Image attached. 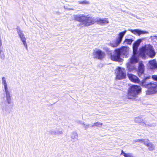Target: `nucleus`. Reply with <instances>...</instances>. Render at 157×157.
Masks as SVG:
<instances>
[{
	"label": "nucleus",
	"instance_id": "obj_26",
	"mask_svg": "<svg viewBox=\"0 0 157 157\" xmlns=\"http://www.w3.org/2000/svg\"><path fill=\"white\" fill-rule=\"evenodd\" d=\"M82 124L83 125V127L86 129L89 128L90 127H91V126H90L89 124L82 123Z\"/></svg>",
	"mask_w": 157,
	"mask_h": 157
},
{
	"label": "nucleus",
	"instance_id": "obj_13",
	"mask_svg": "<svg viewBox=\"0 0 157 157\" xmlns=\"http://www.w3.org/2000/svg\"><path fill=\"white\" fill-rule=\"evenodd\" d=\"M49 133L52 135L56 136L63 134V132L62 128H56L55 129L51 130Z\"/></svg>",
	"mask_w": 157,
	"mask_h": 157
},
{
	"label": "nucleus",
	"instance_id": "obj_12",
	"mask_svg": "<svg viewBox=\"0 0 157 157\" xmlns=\"http://www.w3.org/2000/svg\"><path fill=\"white\" fill-rule=\"evenodd\" d=\"M17 32L22 42L25 47L26 49H27V44L26 41V38L23 32L21 30L18 29H17Z\"/></svg>",
	"mask_w": 157,
	"mask_h": 157
},
{
	"label": "nucleus",
	"instance_id": "obj_29",
	"mask_svg": "<svg viewBox=\"0 0 157 157\" xmlns=\"http://www.w3.org/2000/svg\"><path fill=\"white\" fill-rule=\"evenodd\" d=\"M2 45V40L1 38L0 37V54L1 53V47Z\"/></svg>",
	"mask_w": 157,
	"mask_h": 157
},
{
	"label": "nucleus",
	"instance_id": "obj_14",
	"mask_svg": "<svg viewBox=\"0 0 157 157\" xmlns=\"http://www.w3.org/2000/svg\"><path fill=\"white\" fill-rule=\"evenodd\" d=\"M129 30L135 35H138L139 36L141 34L148 33V32L147 31H143L139 29H129Z\"/></svg>",
	"mask_w": 157,
	"mask_h": 157
},
{
	"label": "nucleus",
	"instance_id": "obj_1",
	"mask_svg": "<svg viewBox=\"0 0 157 157\" xmlns=\"http://www.w3.org/2000/svg\"><path fill=\"white\" fill-rule=\"evenodd\" d=\"M74 19L80 22L81 27H86L93 25L95 22L101 25H104L109 23L108 18L101 19L99 18H94L92 17L80 14L73 15Z\"/></svg>",
	"mask_w": 157,
	"mask_h": 157
},
{
	"label": "nucleus",
	"instance_id": "obj_17",
	"mask_svg": "<svg viewBox=\"0 0 157 157\" xmlns=\"http://www.w3.org/2000/svg\"><path fill=\"white\" fill-rule=\"evenodd\" d=\"M141 42V40L139 39L133 44V53L136 54L138 47L139 46L140 43Z\"/></svg>",
	"mask_w": 157,
	"mask_h": 157
},
{
	"label": "nucleus",
	"instance_id": "obj_5",
	"mask_svg": "<svg viewBox=\"0 0 157 157\" xmlns=\"http://www.w3.org/2000/svg\"><path fill=\"white\" fill-rule=\"evenodd\" d=\"M155 53L152 46L150 45H145L140 50V56L143 58H145V55L153 58L155 56Z\"/></svg>",
	"mask_w": 157,
	"mask_h": 157
},
{
	"label": "nucleus",
	"instance_id": "obj_3",
	"mask_svg": "<svg viewBox=\"0 0 157 157\" xmlns=\"http://www.w3.org/2000/svg\"><path fill=\"white\" fill-rule=\"evenodd\" d=\"M129 49V48L128 47H122L120 48L115 49L114 54L111 55V59L114 61H120L121 55L127 57L128 54Z\"/></svg>",
	"mask_w": 157,
	"mask_h": 157
},
{
	"label": "nucleus",
	"instance_id": "obj_10",
	"mask_svg": "<svg viewBox=\"0 0 157 157\" xmlns=\"http://www.w3.org/2000/svg\"><path fill=\"white\" fill-rule=\"evenodd\" d=\"M138 58V56L136 54H133L130 59V62L127 63V67L129 71H131L134 69V66H132L131 64L137 63L139 60Z\"/></svg>",
	"mask_w": 157,
	"mask_h": 157
},
{
	"label": "nucleus",
	"instance_id": "obj_24",
	"mask_svg": "<svg viewBox=\"0 0 157 157\" xmlns=\"http://www.w3.org/2000/svg\"><path fill=\"white\" fill-rule=\"evenodd\" d=\"M102 125V124L101 122H97L96 123H94L91 126V127H94L96 126L98 127H100Z\"/></svg>",
	"mask_w": 157,
	"mask_h": 157
},
{
	"label": "nucleus",
	"instance_id": "obj_4",
	"mask_svg": "<svg viewBox=\"0 0 157 157\" xmlns=\"http://www.w3.org/2000/svg\"><path fill=\"white\" fill-rule=\"evenodd\" d=\"M2 83L3 88V90L5 93L6 102L8 104H10L12 103L11 91L8 87L7 81L5 77L2 78Z\"/></svg>",
	"mask_w": 157,
	"mask_h": 157
},
{
	"label": "nucleus",
	"instance_id": "obj_15",
	"mask_svg": "<svg viewBox=\"0 0 157 157\" xmlns=\"http://www.w3.org/2000/svg\"><path fill=\"white\" fill-rule=\"evenodd\" d=\"M128 76L130 80L134 82L138 83L140 82L139 78L136 76L131 74H128Z\"/></svg>",
	"mask_w": 157,
	"mask_h": 157
},
{
	"label": "nucleus",
	"instance_id": "obj_22",
	"mask_svg": "<svg viewBox=\"0 0 157 157\" xmlns=\"http://www.w3.org/2000/svg\"><path fill=\"white\" fill-rule=\"evenodd\" d=\"M133 41V40L132 39L126 38L124 40V43L127 44H131Z\"/></svg>",
	"mask_w": 157,
	"mask_h": 157
},
{
	"label": "nucleus",
	"instance_id": "obj_11",
	"mask_svg": "<svg viewBox=\"0 0 157 157\" xmlns=\"http://www.w3.org/2000/svg\"><path fill=\"white\" fill-rule=\"evenodd\" d=\"M135 121L137 123H141V125L144 127H151L156 126L155 123H150L142 119L140 117H136L134 119Z\"/></svg>",
	"mask_w": 157,
	"mask_h": 157
},
{
	"label": "nucleus",
	"instance_id": "obj_32",
	"mask_svg": "<svg viewBox=\"0 0 157 157\" xmlns=\"http://www.w3.org/2000/svg\"><path fill=\"white\" fill-rule=\"evenodd\" d=\"M143 141V140L138 139L137 140H135V142H140L142 143Z\"/></svg>",
	"mask_w": 157,
	"mask_h": 157
},
{
	"label": "nucleus",
	"instance_id": "obj_9",
	"mask_svg": "<svg viewBox=\"0 0 157 157\" xmlns=\"http://www.w3.org/2000/svg\"><path fill=\"white\" fill-rule=\"evenodd\" d=\"M105 53L101 50L95 49L94 50L92 56L94 58L98 59H102L105 56Z\"/></svg>",
	"mask_w": 157,
	"mask_h": 157
},
{
	"label": "nucleus",
	"instance_id": "obj_30",
	"mask_svg": "<svg viewBox=\"0 0 157 157\" xmlns=\"http://www.w3.org/2000/svg\"><path fill=\"white\" fill-rule=\"evenodd\" d=\"M81 4H89V2L88 1H84L83 2H80Z\"/></svg>",
	"mask_w": 157,
	"mask_h": 157
},
{
	"label": "nucleus",
	"instance_id": "obj_27",
	"mask_svg": "<svg viewBox=\"0 0 157 157\" xmlns=\"http://www.w3.org/2000/svg\"><path fill=\"white\" fill-rule=\"evenodd\" d=\"M152 78L154 80L157 81V75H152Z\"/></svg>",
	"mask_w": 157,
	"mask_h": 157
},
{
	"label": "nucleus",
	"instance_id": "obj_2",
	"mask_svg": "<svg viewBox=\"0 0 157 157\" xmlns=\"http://www.w3.org/2000/svg\"><path fill=\"white\" fill-rule=\"evenodd\" d=\"M149 77H146L143 79L141 82L142 86L145 88L148 89L147 91L148 94H153L157 92V82H151L149 80Z\"/></svg>",
	"mask_w": 157,
	"mask_h": 157
},
{
	"label": "nucleus",
	"instance_id": "obj_23",
	"mask_svg": "<svg viewBox=\"0 0 157 157\" xmlns=\"http://www.w3.org/2000/svg\"><path fill=\"white\" fill-rule=\"evenodd\" d=\"M147 147H148V149L151 151H152L154 150L155 146L151 142L150 143L148 144V145L147 146Z\"/></svg>",
	"mask_w": 157,
	"mask_h": 157
},
{
	"label": "nucleus",
	"instance_id": "obj_19",
	"mask_svg": "<svg viewBox=\"0 0 157 157\" xmlns=\"http://www.w3.org/2000/svg\"><path fill=\"white\" fill-rule=\"evenodd\" d=\"M149 63L151 65V68H154L157 67V63L155 60L149 61Z\"/></svg>",
	"mask_w": 157,
	"mask_h": 157
},
{
	"label": "nucleus",
	"instance_id": "obj_7",
	"mask_svg": "<svg viewBox=\"0 0 157 157\" xmlns=\"http://www.w3.org/2000/svg\"><path fill=\"white\" fill-rule=\"evenodd\" d=\"M126 32L127 31L125 30L117 34V37L115 41L110 42L108 44V45L113 48H116L121 43L123 37Z\"/></svg>",
	"mask_w": 157,
	"mask_h": 157
},
{
	"label": "nucleus",
	"instance_id": "obj_20",
	"mask_svg": "<svg viewBox=\"0 0 157 157\" xmlns=\"http://www.w3.org/2000/svg\"><path fill=\"white\" fill-rule=\"evenodd\" d=\"M1 105L3 112L4 113H6L8 110V106L5 103L4 104L3 103H1Z\"/></svg>",
	"mask_w": 157,
	"mask_h": 157
},
{
	"label": "nucleus",
	"instance_id": "obj_25",
	"mask_svg": "<svg viewBox=\"0 0 157 157\" xmlns=\"http://www.w3.org/2000/svg\"><path fill=\"white\" fill-rule=\"evenodd\" d=\"M150 143V142L147 139H144L143 140L142 143H144L145 145L147 146Z\"/></svg>",
	"mask_w": 157,
	"mask_h": 157
},
{
	"label": "nucleus",
	"instance_id": "obj_21",
	"mask_svg": "<svg viewBox=\"0 0 157 157\" xmlns=\"http://www.w3.org/2000/svg\"><path fill=\"white\" fill-rule=\"evenodd\" d=\"M121 155H123L124 157H134L133 154L130 153H126L124 152L123 150H122Z\"/></svg>",
	"mask_w": 157,
	"mask_h": 157
},
{
	"label": "nucleus",
	"instance_id": "obj_31",
	"mask_svg": "<svg viewBox=\"0 0 157 157\" xmlns=\"http://www.w3.org/2000/svg\"><path fill=\"white\" fill-rule=\"evenodd\" d=\"M104 50H105L107 52H108V54L109 53V52H111V51L109 50L108 48H104Z\"/></svg>",
	"mask_w": 157,
	"mask_h": 157
},
{
	"label": "nucleus",
	"instance_id": "obj_33",
	"mask_svg": "<svg viewBox=\"0 0 157 157\" xmlns=\"http://www.w3.org/2000/svg\"><path fill=\"white\" fill-rule=\"evenodd\" d=\"M153 37H155V38L157 40V36H151L150 38H151Z\"/></svg>",
	"mask_w": 157,
	"mask_h": 157
},
{
	"label": "nucleus",
	"instance_id": "obj_28",
	"mask_svg": "<svg viewBox=\"0 0 157 157\" xmlns=\"http://www.w3.org/2000/svg\"><path fill=\"white\" fill-rule=\"evenodd\" d=\"M2 45V40L1 38L0 37V54L1 53V47Z\"/></svg>",
	"mask_w": 157,
	"mask_h": 157
},
{
	"label": "nucleus",
	"instance_id": "obj_6",
	"mask_svg": "<svg viewBox=\"0 0 157 157\" xmlns=\"http://www.w3.org/2000/svg\"><path fill=\"white\" fill-rule=\"evenodd\" d=\"M141 90L140 86L132 85L128 89L127 97L129 99H134L141 92Z\"/></svg>",
	"mask_w": 157,
	"mask_h": 157
},
{
	"label": "nucleus",
	"instance_id": "obj_34",
	"mask_svg": "<svg viewBox=\"0 0 157 157\" xmlns=\"http://www.w3.org/2000/svg\"><path fill=\"white\" fill-rule=\"evenodd\" d=\"M65 9H66L67 10H73V9L72 8H65Z\"/></svg>",
	"mask_w": 157,
	"mask_h": 157
},
{
	"label": "nucleus",
	"instance_id": "obj_18",
	"mask_svg": "<svg viewBox=\"0 0 157 157\" xmlns=\"http://www.w3.org/2000/svg\"><path fill=\"white\" fill-rule=\"evenodd\" d=\"M71 140L73 142H75L78 139V134L77 132H72L71 134Z\"/></svg>",
	"mask_w": 157,
	"mask_h": 157
},
{
	"label": "nucleus",
	"instance_id": "obj_8",
	"mask_svg": "<svg viewBox=\"0 0 157 157\" xmlns=\"http://www.w3.org/2000/svg\"><path fill=\"white\" fill-rule=\"evenodd\" d=\"M116 78L121 79L125 78L126 76V71L123 68L118 67L116 70L115 72Z\"/></svg>",
	"mask_w": 157,
	"mask_h": 157
},
{
	"label": "nucleus",
	"instance_id": "obj_16",
	"mask_svg": "<svg viewBox=\"0 0 157 157\" xmlns=\"http://www.w3.org/2000/svg\"><path fill=\"white\" fill-rule=\"evenodd\" d=\"M144 71V66L142 62H140L139 63V65L138 69V74L140 77L143 75Z\"/></svg>",
	"mask_w": 157,
	"mask_h": 157
}]
</instances>
